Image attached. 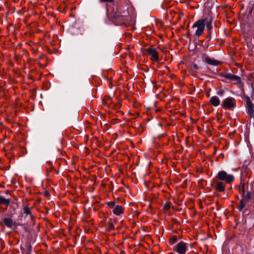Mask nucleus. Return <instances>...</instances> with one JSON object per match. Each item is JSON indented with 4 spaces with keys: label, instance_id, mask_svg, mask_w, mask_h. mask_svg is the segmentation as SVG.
<instances>
[{
    "label": "nucleus",
    "instance_id": "1",
    "mask_svg": "<svg viewBox=\"0 0 254 254\" xmlns=\"http://www.w3.org/2000/svg\"><path fill=\"white\" fill-rule=\"evenodd\" d=\"M235 180V177L231 174H228L225 171L218 172L213 179V186L216 190L220 192L225 190L226 184H231Z\"/></svg>",
    "mask_w": 254,
    "mask_h": 254
},
{
    "label": "nucleus",
    "instance_id": "2",
    "mask_svg": "<svg viewBox=\"0 0 254 254\" xmlns=\"http://www.w3.org/2000/svg\"><path fill=\"white\" fill-rule=\"evenodd\" d=\"M205 27V16L196 21L192 25V28H196L195 35L199 37L202 34Z\"/></svg>",
    "mask_w": 254,
    "mask_h": 254
},
{
    "label": "nucleus",
    "instance_id": "3",
    "mask_svg": "<svg viewBox=\"0 0 254 254\" xmlns=\"http://www.w3.org/2000/svg\"><path fill=\"white\" fill-rule=\"evenodd\" d=\"M236 106V100L231 97H229L224 99L222 101L221 106L225 109L233 110Z\"/></svg>",
    "mask_w": 254,
    "mask_h": 254
},
{
    "label": "nucleus",
    "instance_id": "4",
    "mask_svg": "<svg viewBox=\"0 0 254 254\" xmlns=\"http://www.w3.org/2000/svg\"><path fill=\"white\" fill-rule=\"evenodd\" d=\"M188 244L181 241L177 243L173 248V250L178 254H186L188 250Z\"/></svg>",
    "mask_w": 254,
    "mask_h": 254
},
{
    "label": "nucleus",
    "instance_id": "5",
    "mask_svg": "<svg viewBox=\"0 0 254 254\" xmlns=\"http://www.w3.org/2000/svg\"><path fill=\"white\" fill-rule=\"evenodd\" d=\"M146 54L150 57V59L153 61L157 62L159 60L158 54L155 48L150 47L147 48Z\"/></svg>",
    "mask_w": 254,
    "mask_h": 254
},
{
    "label": "nucleus",
    "instance_id": "6",
    "mask_svg": "<svg viewBox=\"0 0 254 254\" xmlns=\"http://www.w3.org/2000/svg\"><path fill=\"white\" fill-rule=\"evenodd\" d=\"M212 17L210 15L205 16V26L208 30L209 34L211 35L213 30L212 27Z\"/></svg>",
    "mask_w": 254,
    "mask_h": 254
},
{
    "label": "nucleus",
    "instance_id": "7",
    "mask_svg": "<svg viewBox=\"0 0 254 254\" xmlns=\"http://www.w3.org/2000/svg\"><path fill=\"white\" fill-rule=\"evenodd\" d=\"M246 103L248 113L251 118H254V105L253 104L249 97L247 98Z\"/></svg>",
    "mask_w": 254,
    "mask_h": 254
},
{
    "label": "nucleus",
    "instance_id": "8",
    "mask_svg": "<svg viewBox=\"0 0 254 254\" xmlns=\"http://www.w3.org/2000/svg\"><path fill=\"white\" fill-rule=\"evenodd\" d=\"M3 221L5 225L8 228H12L15 226V222L10 217L4 218Z\"/></svg>",
    "mask_w": 254,
    "mask_h": 254
},
{
    "label": "nucleus",
    "instance_id": "9",
    "mask_svg": "<svg viewBox=\"0 0 254 254\" xmlns=\"http://www.w3.org/2000/svg\"><path fill=\"white\" fill-rule=\"evenodd\" d=\"M229 79L234 84L237 85L242 83V80L240 77L232 73L231 74Z\"/></svg>",
    "mask_w": 254,
    "mask_h": 254
},
{
    "label": "nucleus",
    "instance_id": "10",
    "mask_svg": "<svg viewBox=\"0 0 254 254\" xmlns=\"http://www.w3.org/2000/svg\"><path fill=\"white\" fill-rule=\"evenodd\" d=\"M204 60L206 63L212 65L217 66L220 64V62L213 59H211L208 56H206Z\"/></svg>",
    "mask_w": 254,
    "mask_h": 254
},
{
    "label": "nucleus",
    "instance_id": "11",
    "mask_svg": "<svg viewBox=\"0 0 254 254\" xmlns=\"http://www.w3.org/2000/svg\"><path fill=\"white\" fill-rule=\"evenodd\" d=\"M112 211L114 214L119 216L124 212V208L122 206L117 205L113 209Z\"/></svg>",
    "mask_w": 254,
    "mask_h": 254
},
{
    "label": "nucleus",
    "instance_id": "12",
    "mask_svg": "<svg viewBox=\"0 0 254 254\" xmlns=\"http://www.w3.org/2000/svg\"><path fill=\"white\" fill-rule=\"evenodd\" d=\"M210 103L214 106L217 107L220 103V100L217 96H213L209 100Z\"/></svg>",
    "mask_w": 254,
    "mask_h": 254
},
{
    "label": "nucleus",
    "instance_id": "13",
    "mask_svg": "<svg viewBox=\"0 0 254 254\" xmlns=\"http://www.w3.org/2000/svg\"><path fill=\"white\" fill-rule=\"evenodd\" d=\"M247 200L242 199L240 203L239 206V211H242L243 208L246 206L247 204Z\"/></svg>",
    "mask_w": 254,
    "mask_h": 254
},
{
    "label": "nucleus",
    "instance_id": "14",
    "mask_svg": "<svg viewBox=\"0 0 254 254\" xmlns=\"http://www.w3.org/2000/svg\"><path fill=\"white\" fill-rule=\"evenodd\" d=\"M231 73H226V72H220L219 73V76L220 77L229 79L230 76L231 75Z\"/></svg>",
    "mask_w": 254,
    "mask_h": 254
},
{
    "label": "nucleus",
    "instance_id": "15",
    "mask_svg": "<svg viewBox=\"0 0 254 254\" xmlns=\"http://www.w3.org/2000/svg\"><path fill=\"white\" fill-rule=\"evenodd\" d=\"M9 200L8 199H6L1 196L0 197V204H4L8 205L9 204Z\"/></svg>",
    "mask_w": 254,
    "mask_h": 254
},
{
    "label": "nucleus",
    "instance_id": "16",
    "mask_svg": "<svg viewBox=\"0 0 254 254\" xmlns=\"http://www.w3.org/2000/svg\"><path fill=\"white\" fill-rule=\"evenodd\" d=\"M178 241V237L176 236L172 237L170 239V243L171 245H174Z\"/></svg>",
    "mask_w": 254,
    "mask_h": 254
},
{
    "label": "nucleus",
    "instance_id": "17",
    "mask_svg": "<svg viewBox=\"0 0 254 254\" xmlns=\"http://www.w3.org/2000/svg\"><path fill=\"white\" fill-rule=\"evenodd\" d=\"M252 193L250 191H248L246 194H244L243 195V199L248 200L249 199L251 198Z\"/></svg>",
    "mask_w": 254,
    "mask_h": 254
},
{
    "label": "nucleus",
    "instance_id": "18",
    "mask_svg": "<svg viewBox=\"0 0 254 254\" xmlns=\"http://www.w3.org/2000/svg\"><path fill=\"white\" fill-rule=\"evenodd\" d=\"M31 247L28 246L26 250H24L22 252V254H31Z\"/></svg>",
    "mask_w": 254,
    "mask_h": 254
},
{
    "label": "nucleus",
    "instance_id": "19",
    "mask_svg": "<svg viewBox=\"0 0 254 254\" xmlns=\"http://www.w3.org/2000/svg\"><path fill=\"white\" fill-rule=\"evenodd\" d=\"M171 207V203L169 202H167L165 203V204L164 205V209L165 210L168 211L170 209Z\"/></svg>",
    "mask_w": 254,
    "mask_h": 254
},
{
    "label": "nucleus",
    "instance_id": "20",
    "mask_svg": "<svg viewBox=\"0 0 254 254\" xmlns=\"http://www.w3.org/2000/svg\"><path fill=\"white\" fill-rule=\"evenodd\" d=\"M245 183L241 184V187L240 189V193L242 194L243 195L245 193Z\"/></svg>",
    "mask_w": 254,
    "mask_h": 254
},
{
    "label": "nucleus",
    "instance_id": "21",
    "mask_svg": "<svg viewBox=\"0 0 254 254\" xmlns=\"http://www.w3.org/2000/svg\"><path fill=\"white\" fill-rule=\"evenodd\" d=\"M24 213L27 215L30 214L31 213L30 208L28 206H25L24 208Z\"/></svg>",
    "mask_w": 254,
    "mask_h": 254
},
{
    "label": "nucleus",
    "instance_id": "22",
    "mask_svg": "<svg viewBox=\"0 0 254 254\" xmlns=\"http://www.w3.org/2000/svg\"><path fill=\"white\" fill-rule=\"evenodd\" d=\"M107 205L109 207L114 208L115 205V202L114 201H109L107 202Z\"/></svg>",
    "mask_w": 254,
    "mask_h": 254
},
{
    "label": "nucleus",
    "instance_id": "23",
    "mask_svg": "<svg viewBox=\"0 0 254 254\" xmlns=\"http://www.w3.org/2000/svg\"><path fill=\"white\" fill-rule=\"evenodd\" d=\"M224 94V91L223 89H220L217 92V94L219 96H222Z\"/></svg>",
    "mask_w": 254,
    "mask_h": 254
},
{
    "label": "nucleus",
    "instance_id": "24",
    "mask_svg": "<svg viewBox=\"0 0 254 254\" xmlns=\"http://www.w3.org/2000/svg\"><path fill=\"white\" fill-rule=\"evenodd\" d=\"M120 16L119 13H116L114 15H113V17L114 18H118Z\"/></svg>",
    "mask_w": 254,
    "mask_h": 254
},
{
    "label": "nucleus",
    "instance_id": "25",
    "mask_svg": "<svg viewBox=\"0 0 254 254\" xmlns=\"http://www.w3.org/2000/svg\"><path fill=\"white\" fill-rule=\"evenodd\" d=\"M193 67L196 70L198 69V65L196 64H193Z\"/></svg>",
    "mask_w": 254,
    "mask_h": 254
},
{
    "label": "nucleus",
    "instance_id": "26",
    "mask_svg": "<svg viewBox=\"0 0 254 254\" xmlns=\"http://www.w3.org/2000/svg\"><path fill=\"white\" fill-rule=\"evenodd\" d=\"M102 2H112L114 0H101Z\"/></svg>",
    "mask_w": 254,
    "mask_h": 254
},
{
    "label": "nucleus",
    "instance_id": "27",
    "mask_svg": "<svg viewBox=\"0 0 254 254\" xmlns=\"http://www.w3.org/2000/svg\"><path fill=\"white\" fill-rule=\"evenodd\" d=\"M252 11V9H250V13H251Z\"/></svg>",
    "mask_w": 254,
    "mask_h": 254
}]
</instances>
